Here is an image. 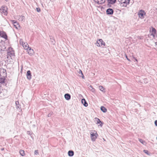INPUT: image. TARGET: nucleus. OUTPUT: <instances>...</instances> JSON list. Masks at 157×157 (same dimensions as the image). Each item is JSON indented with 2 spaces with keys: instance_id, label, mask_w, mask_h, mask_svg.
<instances>
[{
  "instance_id": "41",
  "label": "nucleus",
  "mask_w": 157,
  "mask_h": 157,
  "mask_svg": "<svg viewBox=\"0 0 157 157\" xmlns=\"http://www.w3.org/2000/svg\"><path fill=\"white\" fill-rule=\"evenodd\" d=\"M1 86L0 85V88H1ZM1 88H0V93H1Z\"/></svg>"
},
{
  "instance_id": "22",
  "label": "nucleus",
  "mask_w": 157,
  "mask_h": 157,
  "mask_svg": "<svg viewBox=\"0 0 157 157\" xmlns=\"http://www.w3.org/2000/svg\"><path fill=\"white\" fill-rule=\"evenodd\" d=\"M78 75L82 77L83 78H84L82 72L81 70H80V71L78 72Z\"/></svg>"
},
{
  "instance_id": "19",
  "label": "nucleus",
  "mask_w": 157,
  "mask_h": 157,
  "mask_svg": "<svg viewBox=\"0 0 157 157\" xmlns=\"http://www.w3.org/2000/svg\"><path fill=\"white\" fill-rule=\"evenodd\" d=\"M27 51H28V53L30 55H32L34 53L33 50L31 49L30 47H29L28 50H27Z\"/></svg>"
},
{
  "instance_id": "11",
  "label": "nucleus",
  "mask_w": 157,
  "mask_h": 157,
  "mask_svg": "<svg viewBox=\"0 0 157 157\" xmlns=\"http://www.w3.org/2000/svg\"><path fill=\"white\" fill-rule=\"evenodd\" d=\"M26 76L27 78L30 80L31 78L32 75L30 71L29 70L27 71L26 73Z\"/></svg>"
},
{
  "instance_id": "13",
  "label": "nucleus",
  "mask_w": 157,
  "mask_h": 157,
  "mask_svg": "<svg viewBox=\"0 0 157 157\" xmlns=\"http://www.w3.org/2000/svg\"><path fill=\"white\" fill-rule=\"evenodd\" d=\"M106 13L108 15H112L113 14V11L112 9L109 8L106 10Z\"/></svg>"
},
{
  "instance_id": "2",
  "label": "nucleus",
  "mask_w": 157,
  "mask_h": 157,
  "mask_svg": "<svg viewBox=\"0 0 157 157\" xmlns=\"http://www.w3.org/2000/svg\"><path fill=\"white\" fill-rule=\"evenodd\" d=\"M7 8L5 6H2L0 9V13L2 15H7Z\"/></svg>"
},
{
  "instance_id": "10",
  "label": "nucleus",
  "mask_w": 157,
  "mask_h": 157,
  "mask_svg": "<svg viewBox=\"0 0 157 157\" xmlns=\"http://www.w3.org/2000/svg\"><path fill=\"white\" fill-rule=\"evenodd\" d=\"M105 2V1H94V5L98 6V5L102 4Z\"/></svg>"
},
{
  "instance_id": "17",
  "label": "nucleus",
  "mask_w": 157,
  "mask_h": 157,
  "mask_svg": "<svg viewBox=\"0 0 157 157\" xmlns=\"http://www.w3.org/2000/svg\"><path fill=\"white\" fill-rule=\"evenodd\" d=\"M81 101L82 103L85 106L87 107L88 106V104L85 99H82Z\"/></svg>"
},
{
  "instance_id": "28",
  "label": "nucleus",
  "mask_w": 157,
  "mask_h": 157,
  "mask_svg": "<svg viewBox=\"0 0 157 157\" xmlns=\"http://www.w3.org/2000/svg\"><path fill=\"white\" fill-rule=\"evenodd\" d=\"M139 140L142 144L144 145H145L146 142L145 141L140 139H139Z\"/></svg>"
},
{
  "instance_id": "24",
  "label": "nucleus",
  "mask_w": 157,
  "mask_h": 157,
  "mask_svg": "<svg viewBox=\"0 0 157 157\" xmlns=\"http://www.w3.org/2000/svg\"><path fill=\"white\" fill-rule=\"evenodd\" d=\"M89 88L92 92H95V90L94 89V88H93V87H92V86H91V85L89 87Z\"/></svg>"
},
{
  "instance_id": "23",
  "label": "nucleus",
  "mask_w": 157,
  "mask_h": 157,
  "mask_svg": "<svg viewBox=\"0 0 157 157\" xmlns=\"http://www.w3.org/2000/svg\"><path fill=\"white\" fill-rule=\"evenodd\" d=\"M14 27L16 28L17 29H18L20 27V26L19 24L17 23H17H15L13 25Z\"/></svg>"
},
{
  "instance_id": "15",
  "label": "nucleus",
  "mask_w": 157,
  "mask_h": 157,
  "mask_svg": "<svg viewBox=\"0 0 157 157\" xmlns=\"http://www.w3.org/2000/svg\"><path fill=\"white\" fill-rule=\"evenodd\" d=\"M22 45L25 49L28 50L29 47L26 43H24Z\"/></svg>"
},
{
  "instance_id": "6",
  "label": "nucleus",
  "mask_w": 157,
  "mask_h": 157,
  "mask_svg": "<svg viewBox=\"0 0 157 157\" xmlns=\"http://www.w3.org/2000/svg\"><path fill=\"white\" fill-rule=\"evenodd\" d=\"M3 42L0 43V53H2L3 51L6 50V48L3 44Z\"/></svg>"
},
{
  "instance_id": "18",
  "label": "nucleus",
  "mask_w": 157,
  "mask_h": 157,
  "mask_svg": "<svg viewBox=\"0 0 157 157\" xmlns=\"http://www.w3.org/2000/svg\"><path fill=\"white\" fill-rule=\"evenodd\" d=\"M64 97L67 100H69L71 98V95L68 94H66L64 95Z\"/></svg>"
},
{
  "instance_id": "8",
  "label": "nucleus",
  "mask_w": 157,
  "mask_h": 157,
  "mask_svg": "<svg viewBox=\"0 0 157 157\" xmlns=\"http://www.w3.org/2000/svg\"><path fill=\"white\" fill-rule=\"evenodd\" d=\"M0 36L6 40H7V36L6 33L3 31H0Z\"/></svg>"
},
{
  "instance_id": "29",
  "label": "nucleus",
  "mask_w": 157,
  "mask_h": 157,
  "mask_svg": "<svg viewBox=\"0 0 157 157\" xmlns=\"http://www.w3.org/2000/svg\"><path fill=\"white\" fill-rule=\"evenodd\" d=\"M99 89L101 91L103 92H105V91H104V88L103 87V86H99Z\"/></svg>"
},
{
  "instance_id": "26",
  "label": "nucleus",
  "mask_w": 157,
  "mask_h": 157,
  "mask_svg": "<svg viewBox=\"0 0 157 157\" xmlns=\"http://www.w3.org/2000/svg\"><path fill=\"white\" fill-rule=\"evenodd\" d=\"M95 120L97 122V124H99L100 123H101V124H102V122L100 121V120L97 117H96L95 118Z\"/></svg>"
},
{
  "instance_id": "9",
  "label": "nucleus",
  "mask_w": 157,
  "mask_h": 157,
  "mask_svg": "<svg viewBox=\"0 0 157 157\" xmlns=\"http://www.w3.org/2000/svg\"><path fill=\"white\" fill-rule=\"evenodd\" d=\"M130 1H125L123 2H120L121 3V6H126L127 5L129 4Z\"/></svg>"
},
{
  "instance_id": "37",
  "label": "nucleus",
  "mask_w": 157,
  "mask_h": 157,
  "mask_svg": "<svg viewBox=\"0 0 157 157\" xmlns=\"http://www.w3.org/2000/svg\"><path fill=\"white\" fill-rule=\"evenodd\" d=\"M144 83H146L147 82V79H144Z\"/></svg>"
},
{
  "instance_id": "7",
  "label": "nucleus",
  "mask_w": 157,
  "mask_h": 157,
  "mask_svg": "<svg viewBox=\"0 0 157 157\" xmlns=\"http://www.w3.org/2000/svg\"><path fill=\"white\" fill-rule=\"evenodd\" d=\"M145 14L146 13L144 10H140L138 13L139 17L141 18H143L144 15H145Z\"/></svg>"
},
{
  "instance_id": "3",
  "label": "nucleus",
  "mask_w": 157,
  "mask_h": 157,
  "mask_svg": "<svg viewBox=\"0 0 157 157\" xmlns=\"http://www.w3.org/2000/svg\"><path fill=\"white\" fill-rule=\"evenodd\" d=\"M14 51L12 48H9L7 52V56L8 57L10 56L12 58V57L14 56Z\"/></svg>"
},
{
  "instance_id": "36",
  "label": "nucleus",
  "mask_w": 157,
  "mask_h": 157,
  "mask_svg": "<svg viewBox=\"0 0 157 157\" xmlns=\"http://www.w3.org/2000/svg\"><path fill=\"white\" fill-rule=\"evenodd\" d=\"M133 58L134 59V60H135L134 61V62L136 61V62H137L138 61L136 59L135 57H133Z\"/></svg>"
},
{
  "instance_id": "4",
  "label": "nucleus",
  "mask_w": 157,
  "mask_h": 157,
  "mask_svg": "<svg viewBox=\"0 0 157 157\" xmlns=\"http://www.w3.org/2000/svg\"><path fill=\"white\" fill-rule=\"evenodd\" d=\"M105 45V43L101 39H99L97 41V45L98 46H102L103 45L104 46Z\"/></svg>"
},
{
  "instance_id": "32",
  "label": "nucleus",
  "mask_w": 157,
  "mask_h": 157,
  "mask_svg": "<svg viewBox=\"0 0 157 157\" xmlns=\"http://www.w3.org/2000/svg\"><path fill=\"white\" fill-rule=\"evenodd\" d=\"M143 151L147 155H148V151L147 150H144Z\"/></svg>"
},
{
  "instance_id": "21",
  "label": "nucleus",
  "mask_w": 157,
  "mask_h": 157,
  "mask_svg": "<svg viewBox=\"0 0 157 157\" xmlns=\"http://www.w3.org/2000/svg\"><path fill=\"white\" fill-rule=\"evenodd\" d=\"M101 110L103 113H105L107 111V109L104 106H101Z\"/></svg>"
},
{
  "instance_id": "16",
  "label": "nucleus",
  "mask_w": 157,
  "mask_h": 157,
  "mask_svg": "<svg viewBox=\"0 0 157 157\" xmlns=\"http://www.w3.org/2000/svg\"><path fill=\"white\" fill-rule=\"evenodd\" d=\"M18 19L19 21H24L25 19V17L24 16H19L18 17Z\"/></svg>"
},
{
  "instance_id": "34",
  "label": "nucleus",
  "mask_w": 157,
  "mask_h": 157,
  "mask_svg": "<svg viewBox=\"0 0 157 157\" xmlns=\"http://www.w3.org/2000/svg\"><path fill=\"white\" fill-rule=\"evenodd\" d=\"M12 21L13 25L15 23H17V21H15V20H12Z\"/></svg>"
},
{
  "instance_id": "38",
  "label": "nucleus",
  "mask_w": 157,
  "mask_h": 157,
  "mask_svg": "<svg viewBox=\"0 0 157 157\" xmlns=\"http://www.w3.org/2000/svg\"><path fill=\"white\" fill-rule=\"evenodd\" d=\"M126 57L127 59L129 62H130L131 61V60L130 59H129L128 58V57L127 56H126Z\"/></svg>"
},
{
  "instance_id": "30",
  "label": "nucleus",
  "mask_w": 157,
  "mask_h": 157,
  "mask_svg": "<svg viewBox=\"0 0 157 157\" xmlns=\"http://www.w3.org/2000/svg\"><path fill=\"white\" fill-rule=\"evenodd\" d=\"M152 33L153 34H155L156 33V29L154 28H152L151 30Z\"/></svg>"
},
{
  "instance_id": "33",
  "label": "nucleus",
  "mask_w": 157,
  "mask_h": 157,
  "mask_svg": "<svg viewBox=\"0 0 157 157\" xmlns=\"http://www.w3.org/2000/svg\"><path fill=\"white\" fill-rule=\"evenodd\" d=\"M38 154H39V153H38V150H36L35 151V152H34V154H35V155H37Z\"/></svg>"
},
{
  "instance_id": "39",
  "label": "nucleus",
  "mask_w": 157,
  "mask_h": 157,
  "mask_svg": "<svg viewBox=\"0 0 157 157\" xmlns=\"http://www.w3.org/2000/svg\"><path fill=\"white\" fill-rule=\"evenodd\" d=\"M155 126H157V120L155 121Z\"/></svg>"
},
{
  "instance_id": "44",
  "label": "nucleus",
  "mask_w": 157,
  "mask_h": 157,
  "mask_svg": "<svg viewBox=\"0 0 157 157\" xmlns=\"http://www.w3.org/2000/svg\"><path fill=\"white\" fill-rule=\"evenodd\" d=\"M51 41H52V42H53V40H51Z\"/></svg>"
},
{
  "instance_id": "42",
  "label": "nucleus",
  "mask_w": 157,
  "mask_h": 157,
  "mask_svg": "<svg viewBox=\"0 0 157 157\" xmlns=\"http://www.w3.org/2000/svg\"><path fill=\"white\" fill-rule=\"evenodd\" d=\"M50 39H51V40H53V39H52L51 38H50Z\"/></svg>"
},
{
  "instance_id": "35",
  "label": "nucleus",
  "mask_w": 157,
  "mask_h": 157,
  "mask_svg": "<svg viewBox=\"0 0 157 157\" xmlns=\"http://www.w3.org/2000/svg\"><path fill=\"white\" fill-rule=\"evenodd\" d=\"M36 11L38 12H40V9L39 8H36Z\"/></svg>"
},
{
  "instance_id": "5",
  "label": "nucleus",
  "mask_w": 157,
  "mask_h": 157,
  "mask_svg": "<svg viewBox=\"0 0 157 157\" xmlns=\"http://www.w3.org/2000/svg\"><path fill=\"white\" fill-rule=\"evenodd\" d=\"M7 75V73L6 70L4 68H0V76L6 77Z\"/></svg>"
},
{
  "instance_id": "1",
  "label": "nucleus",
  "mask_w": 157,
  "mask_h": 157,
  "mask_svg": "<svg viewBox=\"0 0 157 157\" xmlns=\"http://www.w3.org/2000/svg\"><path fill=\"white\" fill-rule=\"evenodd\" d=\"M90 134L91 140L93 141H95L98 136L97 132L95 130H91Z\"/></svg>"
},
{
  "instance_id": "14",
  "label": "nucleus",
  "mask_w": 157,
  "mask_h": 157,
  "mask_svg": "<svg viewBox=\"0 0 157 157\" xmlns=\"http://www.w3.org/2000/svg\"><path fill=\"white\" fill-rule=\"evenodd\" d=\"M5 77L2 76H0V83H3L5 82Z\"/></svg>"
},
{
  "instance_id": "12",
  "label": "nucleus",
  "mask_w": 157,
  "mask_h": 157,
  "mask_svg": "<svg viewBox=\"0 0 157 157\" xmlns=\"http://www.w3.org/2000/svg\"><path fill=\"white\" fill-rule=\"evenodd\" d=\"M116 1H108L107 2V6L108 7H111V5H113L114 4Z\"/></svg>"
},
{
  "instance_id": "25",
  "label": "nucleus",
  "mask_w": 157,
  "mask_h": 157,
  "mask_svg": "<svg viewBox=\"0 0 157 157\" xmlns=\"http://www.w3.org/2000/svg\"><path fill=\"white\" fill-rule=\"evenodd\" d=\"M19 152L21 156H24L25 155V152L24 150H20Z\"/></svg>"
},
{
  "instance_id": "20",
  "label": "nucleus",
  "mask_w": 157,
  "mask_h": 157,
  "mask_svg": "<svg viewBox=\"0 0 157 157\" xmlns=\"http://www.w3.org/2000/svg\"><path fill=\"white\" fill-rule=\"evenodd\" d=\"M74 155V152L73 151L70 150L68 152V155L70 156H72Z\"/></svg>"
},
{
  "instance_id": "27",
  "label": "nucleus",
  "mask_w": 157,
  "mask_h": 157,
  "mask_svg": "<svg viewBox=\"0 0 157 157\" xmlns=\"http://www.w3.org/2000/svg\"><path fill=\"white\" fill-rule=\"evenodd\" d=\"M15 104L16 105V108H19L20 107V106L19 102L18 101H16L15 102Z\"/></svg>"
},
{
  "instance_id": "31",
  "label": "nucleus",
  "mask_w": 157,
  "mask_h": 157,
  "mask_svg": "<svg viewBox=\"0 0 157 157\" xmlns=\"http://www.w3.org/2000/svg\"><path fill=\"white\" fill-rule=\"evenodd\" d=\"M19 43L20 44H21L22 45L24 44V43H25V42H24L23 41V40L22 39H21V40H20L19 41Z\"/></svg>"
},
{
  "instance_id": "40",
  "label": "nucleus",
  "mask_w": 157,
  "mask_h": 157,
  "mask_svg": "<svg viewBox=\"0 0 157 157\" xmlns=\"http://www.w3.org/2000/svg\"><path fill=\"white\" fill-rule=\"evenodd\" d=\"M52 114H51V113H50L48 115V117H50L51 116V115Z\"/></svg>"
},
{
  "instance_id": "43",
  "label": "nucleus",
  "mask_w": 157,
  "mask_h": 157,
  "mask_svg": "<svg viewBox=\"0 0 157 157\" xmlns=\"http://www.w3.org/2000/svg\"><path fill=\"white\" fill-rule=\"evenodd\" d=\"M51 41H52V42H53V40H51Z\"/></svg>"
}]
</instances>
